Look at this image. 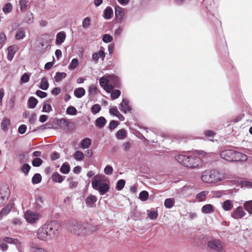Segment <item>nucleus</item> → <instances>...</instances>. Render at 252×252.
I'll use <instances>...</instances> for the list:
<instances>
[{
	"label": "nucleus",
	"instance_id": "bf43d9fd",
	"mask_svg": "<svg viewBox=\"0 0 252 252\" xmlns=\"http://www.w3.org/2000/svg\"><path fill=\"white\" fill-rule=\"evenodd\" d=\"M35 203L38 208H40L43 205L44 199L41 196H38L35 199Z\"/></svg>",
	"mask_w": 252,
	"mask_h": 252
},
{
	"label": "nucleus",
	"instance_id": "c03bdc74",
	"mask_svg": "<svg viewBox=\"0 0 252 252\" xmlns=\"http://www.w3.org/2000/svg\"><path fill=\"white\" fill-rule=\"evenodd\" d=\"M121 91L119 90H114L111 93V98L112 100L118 98L121 95Z\"/></svg>",
	"mask_w": 252,
	"mask_h": 252
},
{
	"label": "nucleus",
	"instance_id": "0e129e2a",
	"mask_svg": "<svg viewBox=\"0 0 252 252\" xmlns=\"http://www.w3.org/2000/svg\"><path fill=\"white\" fill-rule=\"evenodd\" d=\"M27 128V126L26 125L23 124L19 126L18 131L20 134H23L26 132Z\"/></svg>",
	"mask_w": 252,
	"mask_h": 252
},
{
	"label": "nucleus",
	"instance_id": "2eb2a0df",
	"mask_svg": "<svg viewBox=\"0 0 252 252\" xmlns=\"http://www.w3.org/2000/svg\"><path fill=\"white\" fill-rule=\"evenodd\" d=\"M57 124L61 127L64 129H67L70 124V122L65 118H61L60 119H56Z\"/></svg>",
	"mask_w": 252,
	"mask_h": 252
},
{
	"label": "nucleus",
	"instance_id": "13d9d810",
	"mask_svg": "<svg viewBox=\"0 0 252 252\" xmlns=\"http://www.w3.org/2000/svg\"><path fill=\"white\" fill-rule=\"evenodd\" d=\"M101 110L100 106L98 104L93 105L91 108V111L94 114L98 113Z\"/></svg>",
	"mask_w": 252,
	"mask_h": 252
},
{
	"label": "nucleus",
	"instance_id": "7ed1b4c3",
	"mask_svg": "<svg viewBox=\"0 0 252 252\" xmlns=\"http://www.w3.org/2000/svg\"><path fill=\"white\" fill-rule=\"evenodd\" d=\"M220 156L224 160L230 162L246 161L248 159L246 155L238 152L231 147L221 151Z\"/></svg>",
	"mask_w": 252,
	"mask_h": 252
},
{
	"label": "nucleus",
	"instance_id": "423d86ee",
	"mask_svg": "<svg viewBox=\"0 0 252 252\" xmlns=\"http://www.w3.org/2000/svg\"><path fill=\"white\" fill-rule=\"evenodd\" d=\"M207 246L217 252H226L225 244L219 239H214L207 242Z\"/></svg>",
	"mask_w": 252,
	"mask_h": 252
},
{
	"label": "nucleus",
	"instance_id": "8fccbe9b",
	"mask_svg": "<svg viewBox=\"0 0 252 252\" xmlns=\"http://www.w3.org/2000/svg\"><path fill=\"white\" fill-rule=\"evenodd\" d=\"M109 83V80L104 77H101L99 80V84L101 87L105 88V87Z\"/></svg>",
	"mask_w": 252,
	"mask_h": 252
},
{
	"label": "nucleus",
	"instance_id": "e433bc0d",
	"mask_svg": "<svg viewBox=\"0 0 252 252\" xmlns=\"http://www.w3.org/2000/svg\"><path fill=\"white\" fill-rule=\"evenodd\" d=\"M66 77V74L65 72H57L54 78L56 82H59Z\"/></svg>",
	"mask_w": 252,
	"mask_h": 252
},
{
	"label": "nucleus",
	"instance_id": "c85d7f7f",
	"mask_svg": "<svg viewBox=\"0 0 252 252\" xmlns=\"http://www.w3.org/2000/svg\"><path fill=\"white\" fill-rule=\"evenodd\" d=\"M243 207L249 214L252 215V200L246 201L243 204Z\"/></svg>",
	"mask_w": 252,
	"mask_h": 252
},
{
	"label": "nucleus",
	"instance_id": "09e8293b",
	"mask_svg": "<svg viewBox=\"0 0 252 252\" xmlns=\"http://www.w3.org/2000/svg\"><path fill=\"white\" fill-rule=\"evenodd\" d=\"M75 159L77 160H82L84 157L83 152L80 151H77L73 155Z\"/></svg>",
	"mask_w": 252,
	"mask_h": 252
},
{
	"label": "nucleus",
	"instance_id": "e2e57ef3",
	"mask_svg": "<svg viewBox=\"0 0 252 252\" xmlns=\"http://www.w3.org/2000/svg\"><path fill=\"white\" fill-rule=\"evenodd\" d=\"M109 113L110 114L114 115L115 116H118V114H119V111H118L116 106H114L109 109Z\"/></svg>",
	"mask_w": 252,
	"mask_h": 252
},
{
	"label": "nucleus",
	"instance_id": "ea45409f",
	"mask_svg": "<svg viewBox=\"0 0 252 252\" xmlns=\"http://www.w3.org/2000/svg\"><path fill=\"white\" fill-rule=\"evenodd\" d=\"M126 184V181L124 179L118 180L116 183V189L117 190H121L123 189Z\"/></svg>",
	"mask_w": 252,
	"mask_h": 252
},
{
	"label": "nucleus",
	"instance_id": "f8f14e48",
	"mask_svg": "<svg viewBox=\"0 0 252 252\" xmlns=\"http://www.w3.org/2000/svg\"><path fill=\"white\" fill-rule=\"evenodd\" d=\"M97 197L93 194L89 195L85 199V202L87 207L93 208L95 205L97 201Z\"/></svg>",
	"mask_w": 252,
	"mask_h": 252
},
{
	"label": "nucleus",
	"instance_id": "49530a36",
	"mask_svg": "<svg viewBox=\"0 0 252 252\" xmlns=\"http://www.w3.org/2000/svg\"><path fill=\"white\" fill-rule=\"evenodd\" d=\"M30 80V75L27 73L25 72L24 73L20 79V84L22 83H26L28 82Z\"/></svg>",
	"mask_w": 252,
	"mask_h": 252
},
{
	"label": "nucleus",
	"instance_id": "3c124183",
	"mask_svg": "<svg viewBox=\"0 0 252 252\" xmlns=\"http://www.w3.org/2000/svg\"><path fill=\"white\" fill-rule=\"evenodd\" d=\"M148 217L152 220H155L158 217V213L157 211H151L148 213Z\"/></svg>",
	"mask_w": 252,
	"mask_h": 252
},
{
	"label": "nucleus",
	"instance_id": "69168bd1",
	"mask_svg": "<svg viewBox=\"0 0 252 252\" xmlns=\"http://www.w3.org/2000/svg\"><path fill=\"white\" fill-rule=\"evenodd\" d=\"M35 94L41 98H43L47 95V94L46 93L39 90L36 91Z\"/></svg>",
	"mask_w": 252,
	"mask_h": 252
},
{
	"label": "nucleus",
	"instance_id": "39448f33",
	"mask_svg": "<svg viewBox=\"0 0 252 252\" xmlns=\"http://www.w3.org/2000/svg\"><path fill=\"white\" fill-rule=\"evenodd\" d=\"M219 173L216 170H206L203 173L201 180L206 183H214L219 181Z\"/></svg>",
	"mask_w": 252,
	"mask_h": 252
},
{
	"label": "nucleus",
	"instance_id": "de8ad7c7",
	"mask_svg": "<svg viewBox=\"0 0 252 252\" xmlns=\"http://www.w3.org/2000/svg\"><path fill=\"white\" fill-rule=\"evenodd\" d=\"M43 163V160L39 158H34L32 160V165L34 167H39Z\"/></svg>",
	"mask_w": 252,
	"mask_h": 252
},
{
	"label": "nucleus",
	"instance_id": "6ab92c4d",
	"mask_svg": "<svg viewBox=\"0 0 252 252\" xmlns=\"http://www.w3.org/2000/svg\"><path fill=\"white\" fill-rule=\"evenodd\" d=\"M107 123L106 119L102 116L97 118L95 121V125L99 128H103Z\"/></svg>",
	"mask_w": 252,
	"mask_h": 252
},
{
	"label": "nucleus",
	"instance_id": "4be33fe9",
	"mask_svg": "<svg viewBox=\"0 0 252 252\" xmlns=\"http://www.w3.org/2000/svg\"><path fill=\"white\" fill-rule=\"evenodd\" d=\"M30 247L32 252H47L46 250L40 248L37 244L33 242L30 244Z\"/></svg>",
	"mask_w": 252,
	"mask_h": 252
},
{
	"label": "nucleus",
	"instance_id": "cd10ccee",
	"mask_svg": "<svg viewBox=\"0 0 252 252\" xmlns=\"http://www.w3.org/2000/svg\"><path fill=\"white\" fill-rule=\"evenodd\" d=\"M33 15L32 12L28 11L27 12L25 17V22L28 24H31L33 22Z\"/></svg>",
	"mask_w": 252,
	"mask_h": 252
},
{
	"label": "nucleus",
	"instance_id": "a878e982",
	"mask_svg": "<svg viewBox=\"0 0 252 252\" xmlns=\"http://www.w3.org/2000/svg\"><path fill=\"white\" fill-rule=\"evenodd\" d=\"M70 170V167L67 162H64L61 166L60 171L61 173L66 174H68Z\"/></svg>",
	"mask_w": 252,
	"mask_h": 252
},
{
	"label": "nucleus",
	"instance_id": "1a4fd4ad",
	"mask_svg": "<svg viewBox=\"0 0 252 252\" xmlns=\"http://www.w3.org/2000/svg\"><path fill=\"white\" fill-rule=\"evenodd\" d=\"M246 215L242 206L237 207L231 214V216L234 219H240Z\"/></svg>",
	"mask_w": 252,
	"mask_h": 252
},
{
	"label": "nucleus",
	"instance_id": "c756f323",
	"mask_svg": "<svg viewBox=\"0 0 252 252\" xmlns=\"http://www.w3.org/2000/svg\"><path fill=\"white\" fill-rule=\"evenodd\" d=\"M10 124V121L9 119L5 118H4L1 123V127L2 130L7 131L8 130V126Z\"/></svg>",
	"mask_w": 252,
	"mask_h": 252
},
{
	"label": "nucleus",
	"instance_id": "338daca9",
	"mask_svg": "<svg viewBox=\"0 0 252 252\" xmlns=\"http://www.w3.org/2000/svg\"><path fill=\"white\" fill-rule=\"evenodd\" d=\"M99 58H102L103 60L105 57V53L104 52V48L102 47H100V50L97 52Z\"/></svg>",
	"mask_w": 252,
	"mask_h": 252
},
{
	"label": "nucleus",
	"instance_id": "dca6fc26",
	"mask_svg": "<svg viewBox=\"0 0 252 252\" xmlns=\"http://www.w3.org/2000/svg\"><path fill=\"white\" fill-rule=\"evenodd\" d=\"M113 16V10L111 7L108 6L103 11V17L106 20H109Z\"/></svg>",
	"mask_w": 252,
	"mask_h": 252
},
{
	"label": "nucleus",
	"instance_id": "7c9ffc66",
	"mask_svg": "<svg viewBox=\"0 0 252 252\" xmlns=\"http://www.w3.org/2000/svg\"><path fill=\"white\" fill-rule=\"evenodd\" d=\"M15 52L13 46H10L7 48V58L9 61L11 62L12 60Z\"/></svg>",
	"mask_w": 252,
	"mask_h": 252
},
{
	"label": "nucleus",
	"instance_id": "6e6d98bb",
	"mask_svg": "<svg viewBox=\"0 0 252 252\" xmlns=\"http://www.w3.org/2000/svg\"><path fill=\"white\" fill-rule=\"evenodd\" d=\"M119 122L115 120H111L109 123V128L112 130L116 128L119 125Z\"/></svg>",
	"mask_w": 252,
	"mask_h": 252
},
{
	"label": "nucleus",
	"instance_id": "bb28decb",
	"mask_svg": "<svg viewBox=\"0 0 252 252\" xmlns=\"http://www.w3.org/2000/svg\"><path fill=\"white\" fill-rule=\"evenodd\" d=\"M92 141L89 138H86L82 139L80 142V145L82 149H87L91 145Z\"/></svg>",
	"mask_w": 252,
	"mask_h": 252
},
{
	"label": "nucleus",
	"instance_id": "9b49d317",
	"mask_svg": "<svg viewBox=\"0 0 252 252\" xmlns=\"http://www.w3.org/2000/svg\"><path fill=\"white\" fill-rule=\"evenodd\" d=\"M120 109L125 114L131 111L132 108L129 105V101L128 99L126 98L123 99L122 102L120 104Z\"/></svg>",
	"mask_w": 252,
	"mask_h": 252
},
{
	"label": "nucleus",
	"instance_id": "603ef678",
	"mask_svg": "<svg viewBox=\"0 0 252 252\" xmlns=\"http://www.w3.org/2000/svg\"><path fill=\"white\" fill-rule=\"evenodd\" d=\"M19 5L21 11L23 12L25 11L27 8V1L26 0H20Z\"/></svg>",
	"mask_w": 252,
	"mask_h": 252
},
{
	"label": "nucleus",
	"instance_id": "5fc2aeb1",
	"mask_svg": "<svg viewBox=\"0 0 252 252\" xmlns=\"http://www.w3.org/2000/svg\"><path fill=\"white\" fill-rule=\"evenodd\" d=\"M54 128V125L51 123H46L41 126L38 129L44 130L45 129H53Z\"/></svg>",
	"mask_w": 252,
	"mask_h": 252
},
{
	"label": "nucleus",
	"instance_id": "f704fd0d",
	"mask_svg": "<svg viewBox=\"0 0 252 252\" xmlns=\"http://www.w3.org/2000/svg\"><path fill=\"white\" fill-rule=\"evenodd\" d=\"M39 88L42 90L46 91L49 88V83L46 78H42Z\"/></svg>",
	"mask_w": 252,
	"mask_h": 252
},
{
	"label": "nucleus",
	"instance_id": "5701e85b",
	"mask_svg": "<svg viewBox=\"0 0 252 252\" xmlns=\"http://www.w3.org/2000/svg\"><path fill=\"white\" fill-rule=\"evenodd\" d=\"M38 103L37 99L33 96H30L28 100V107L33 109L35 107Z\"/></svg>",
	"mask_w": 252,
	"mask_h": 252
},
{
	"label": "nucleus",
	"instance_id": "4c0bfd02",
	"mask_svg": "<svg viewBox=\"0 0 252 252\" xmlns=\"http://www.w3.org/2000/svg\"><path fill=\"white\" fill-rule=\"evenodd\" d=\"M113 40V37L110 34H103L102 36V40L105 43L111 42Z\"/></svg>",
	"mask_w": 252,
	"mask_h": 252
},
{
	"label": "nucleus",
	"instance_id": "b1692460",
	"mask_svg": "<svg viewBox=\"0 0 252 252\" xmlns=\"http://www.w3.org/2000/svg\"><path fill=\"white\" fill-rule=\"evenodd\" d=\"M126 136V131L124 128L119 130L116 133V138L119 140L124 139Z\"/></svg>",
	"mask_w": 252,
	"mask_h": 252
},
{
	"label": "nucleus",
	"instance_id": "6e6552de",
	"mask_svg": "<svg viewBox=\"0 0 252 252\" xmlns=\"http://www.w3.org/2000/svg\"><path fill=\"white\" fill-rule=\"evenodd\" d=\"M41 216L36 212H32L30 210H27L25 213V218L27 221L31 224L35 223L38 220Z\"/></svg>",
	"mask_w": 252,
	"mask_h": 252
},
{
	"label": "nucleus",
	"instance_id": "393cba45",
	"mask_svg": "<svg viewBox=\"0 0 252 252\" xmlns=\"http://www.w3.org/2000/svg\"><path fill=\"white\" fill-rule=\"evenodd\" d=\"M85 90L83 88H78L74 91V94L77 98H81L85 94Z\"/></svg>",
	"mask_w": 252,
	"mask_h": 252
},
{
	"label": "nucleus",
	"instance_id": "0eeeda50",
	"mask_svg": "<svg viewBox=\"0 0 252 252\" xmlns=\"http://www.w3.org/2000/svg\"><path fill=\"white\" fill-rule=\"evenodd\" d=\"M92 187L94 189L97 190L100 194L103 195L109 190L110 187L108 184L103 183L101 180H94L92 182Z\"/></svg>",
	"mask_w": 252,
	"mask_h": 252
},
{
	"label": "nucleus",
	"instance_id": "aec40b11",
	"mask_svg": "<svg viewBox=\"0 0 252 252\" xmlns=\"http://www.w3.org/2000/svg\"><path fill=\"white\" fill-rule=\"evenodd\" d=\"M65 176H62L58 172H54L53 173L52 180L55 183H62L65 179Z\"/></svg>",
	"mask_w": 252,
	"mask_h": 252
},
{
	"label": "nucleus",
	"instance_id": "f3484780",
	"mask_svg": "<svg viewBox=\"0 0 252 252\" xmlns=\"http://www.w3.org/2000/svg\"><path fill=\"white\" fill-rule=\"evenodd\" d=\"M26 36V32L25 29L21 27L17 31L15 38L17 40H20L23 39Z\"/></svg>",
	"mask_w": 252,
	"mask_h": 252
},
{
	"label": "nucleus",
	"instance_id": "f257e3e1",
	"mask_svg": "<svg viewBox=\"0 0 252 252\" xmlns=\"http://www.w3.org/2000/svg\"><path fill=\"white\" fill-rule=\"evenodd\" d=\"M60 224L53 220L43 224L37 231V237L42 241L52 239L59 234Z\"/></svg>",
	"mask_w": 252,
	"mask_h": 252
},
{
	"label": "nucleus",
	"instance_id": "4d7b16f0",
	"mask_svg": "<svg viewBox=\"0 0 252 252\" xmlns=\"http://www.w3.org/2000/svg\"><path fill=\"white\" fill-rule=\"evenodd\" d=\"M206 192L205 191H202L196 195V198L200 201H204L206 199Z\"/></svg>",
	"mask_w": 252,
	"mask_h": 252
},
{
	"label": "nucleus",
	"instance_id": "72a5a7b5",
	"mask_svg": "<svg viewBox=\"0 0 252 252\" xmlns=\"http://www.w3.org/2000/svg\"><path fill=\"white\" fill-rule=\"evenodd\" d=\"M233 207V204L231 203V201L230 200H225L222 205V207L225 211L230 210Z\"/></svg>",
	"mask_w": 252,
	"mask_h": 252
},
{
	"label": "nucleus",
	"instance_id": "f03ea898",
	"mask_svg": "<svg viewBox=\"0 0 252 252\" xmlns=\"http://www.w3.org/2000/svg\"><path fill=\"white\" fill-rule=\"evenodd\" d=\"M176 160L183 165L190 168H197L202 165V161L198 156L179 155L175 157Z\"/></svg>",
	"mask_w": 252,
	"mask_h": 252
},
{
	"label": "nucleus",
	"instance_id": "774afa93",
	"mask_svg": "<svg viewBox=\"0 0 252 252\" xmlns=\"http://www.w3.org/2000/svg\"><path fill=\"white\" fill-rule=\"evenodd\" d=\"M60 158V154L56 151H54L51 154V159L52 160H56Z\"/></svg>",
	"mask_w": 252,
	"mask_h": 252
},
{
	"label": "nucleus",
	"instance_id": "a18cd8bd",
	"mask_svg": "<svg viewBox=\"0 0 252 252\" xmlns=\"http://www.w3.org/2000/svg\"><path fill=\"white\" fill-rule=\"evenodd\" d=\"M66 113L70 115H75L77 113V111L75 107L70 106L67 108Z\"/></svg>",
	"mask_w": 252,
	"mask_h": 252
},
{
	"label": "nucleus",
	"instance_id": "37998d69",
	"mask_svg": "<svg viewBox=\"0 0 252 252\" xmlns=\"http://www.w3.org/2000/svg\"><path fill=\"white\" fill-rule=\"evenodd\" d=\"M12 209V205L10 204H7V205L3 208L0 211L2 212L3 216L8 215Z\"/></svg>",
	"mask_w": 252,
	"mask_h": 252
},
{
	"label": "nucleus",
	"instance_id": "412c9836",
	"mask_svg": "<svg viewBox=\"0 0 252 252\" xmlns=\"http://www.w3.org/2000/svg\"><path fill=\"white\" fill-rule=\"evenodd\" d=\"M201 212L203 214H211L214 212V207L212 204H207L203 206Z\"/></svg>",
	"mask_w": 252,
	"mask_h": 252
},
{
	"label": "nucleus",
	"instance_id": "2f4dec72",
	"mask_svg": "<svg viewBox=\"0 0 252 252\" xmlns=\"http://www.w3.org/2000/svg\"><path fill=\"white\" fill-rule=\"evenodd\" d=\"M175 200L173 198H167L164 201V206L166 208L170 209L174 205Z\"/></svg>",
	"mask_w": 252,
	"mask_h": 252
},
{
	"label": "nucleus",
	"instance_id": "4468645a",
	"mask_svg": "<svg viewBox=\"0 0 252 252\" xmlns=\"http://www.w3.org/2000/svg\"><path fill=\"white\" fill-rule=\"evenodd\" d=\"M66 38V33L63 31H61L57 33L56 38V44L61 45L65 40Z\"/></svg>",
	"mask_w": 252,
	"mask_h": 252
},
{
	"label": "nucleus",
	"instance_id": "79ce46f5",
	"mask_svg": "<svg viewBox=\"0 0 252 252\" xmlns=\"http://www.w3.org/2000/svg\"><path fill=\"white\" fill-rule=\"evenodd\" d=\"M31 166L28 163H25L21 167V171L24 173L25 176H27L31 169Z\"/></svg>",
	"mask_w": 252,
	"mask_h": 252
},
{
	"label": "nucleus",
	"instance_id": "c9c22d12",
	"mask_svg": "<svg viewBox=\"0 0 252 252\" xmlns=\"http://www.w3.org/2000/svg\"><path fill=\"white\" fill-rule=\"evenodd\" d=\"M42 180L41 175L39 173H35L32 179V184H37L41 182Z\"/></svg>",
	"mask_w": 252,
	"mask_h": 252
},
{
	"label": "nucleus",
	"instance_id": "9d476101",
	"mask_svg": "<svg viewBox=\"0 0 252 252\" xmlns=\"http://www.w3.org/2000/svg\"><path fill=\"white\" fill-rule=\"evenodd\" d=\"M123 8L120 6L116 5L115 6V20L117 23H121L124 18Z\"/></svg>",
	"mask_w": 252,
	"mask_h": 252
},
{
	"label": "nucleus",
	"instance_id": "a19ab883",
	"mask_svg": "<svg viewBox=\"0 0 252 252\" xmlns=\"http://www.w3.org/2000/svg\"><path fill=\"white\" fill-rule=\"evenodd\" d=\"M131 218L135 220H141L143 218V215L141 213L137 211H134Z\"/></svg>",
	"mask_w": 252,
	"mask_h": 252
},
{
	"label": "nucleus",
	"instance_id": "58836bf2",
	"mask_svg": "<svg viewBox=\"0 0 252 252\" xmlns=\"http://www.w3.org/2000/svg\"><path fill=\"white\" fill-rule=\"evenodd\" d=\"M12 9V5L10 2H7L3 5L2 11L5 14L10 13Z\"/></svg>",
	"mask_w": 252,
	"mask_h": 252
},
{
	"label": "nucleus",
	"instance_id": "ddd939ff",
	"mask_svg": "<svg viewBox=\"0 0 252 252\" xmlns=\"http://www.w3.org/2000/svg\"><path fill=\"white\" fill-rule=\"evenodd\" d=\"M109 83L115 88H120L121 84L119 78L115 75H110L108 76Z\"/></svg>",
	"mask_w": 252,
	"mask_h": 252
},
{
	"label": "nucleus",
	"instance_id": "a211bd4d",
	"mask_svg": "<svg viewBox=\"0 0 252 252\" xmlns=\"http://www.w3.org/2000/svg\"><path fill=\"white\" fill-rule=\"evenodd\" d=\"M3 241L5 243H8L10 244H14L16 246L21 245V242L20 240L16 238H13L9 237H5L3 238Z\"/></svg>",
	"mask_w": 252,
	"mask_h": 252
},
{
	"label": "nucleus",
	"instance_id": "680f3d73",
	"mask_svg": "<svg viewBox=\"0 0 252 252\" xmlns=\"http://www.w3.org/2000/svg\"><path fill=\"white\" fill-rule=\"evenodd\" d=\"M113 168L112 166L107 165L105 166L104 169V172L105 174L110 175L113 173Z\"/></svg>",
	"mask_w": 252,
	"mask_h": 252
},
{
	"label": "nucleus",
	"instance_id": "052dcab7",
	"mask_svg": "<svg viewBox=\"0 0 252 252\" xmlns=\"http://www.w3.org/2000/svg\"><path fill=\"white\" fill-rule=\"evenodd\" d=\"M52 110V106L50 104L44 103L43 105L42 112L49 113Z\"/></svg>",
	"mask_w": 252,
	"mask_h": 252
},
{
	"label": "nucleus",
	"instance_id": "864d4df0",
	"mask_svg": "<svg viewBox=\"0 0 252 252\" xmlns=\"http://www.w3.org/2000/svg\"><path fill=\"white\" fill-rule=\"evenodd\" d=\"M91 24V19L89 17H85L82 22V27L84 29L88 28Z\"/></svg>",
	"mask_w": 252,
	"mask_h": 252
},
{
	"label": "nucleus",
	"instance_id": "20e7f679",
	"mask_svg": "<svg viewBox=\"0 0 252 252\" xmlns=\"http://www.w3.org/2000/svg\"><path fill=\"white\" fill-rule=\"evenodd\" d=\"M94 228L88 223H76L72 230L73 233L78 235H87L94 231Z\"/></svg>",
	"mask_w": 252,
	"mask_h": 252
},
{
	"label": "nucleus",
	"instance_id": "473e14b6",
	"mask_svg": "<svg viewBox=\"0 0 252 252\" xmlns=\"http://www.w3.org/2000/svg\"><path fill=\"white\" fill-rule=\"evenodd\" d=\"M149 196V193L146 190H142L139 194V198L142 202L147 200Z\"/></svg>",
	"mask_w": 252,
	"mask_h": 252
}]
</instances>
